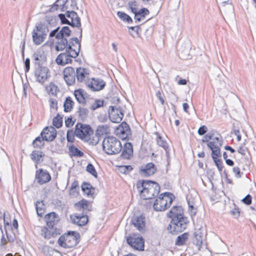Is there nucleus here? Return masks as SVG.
I'll return each instance as SVG.
<instances>
[{"label":"nucleus","instance_id":"obj_61","mask_svg":"<svg viewBox=\"0 0 256 256\" xmlns=\"http://www.w3.org/2000/svg\"><path fill=\"white\" fill-rule=\"evenodd\" d=\"M207 130V127L205 126H202L198 128V132L199 135L202 136L206 134Z\"/></svg>","mask_w":256,"mask_h":256},{"label":"nucleus","instance_id":"obj_22","mask_svg":"<svg viewBox=\"0 0 256 256\" xmlns=\"http://www.w3.org/2000/svg\"><path fill=\"white\" fill-rule=\"evenodd\" d=\"M45 218L46 224L49 228H54L59 220V218L55 212L48 214L46 216Z\"/></svg>","mask_w":256,"mask_h":256},{"label":"nucleus","instance_id":"obj_24","mask_svg":"<svg viewBox=\"0 0 256 256\" xmlns=\"http://www.w3.org/2000/svg\"><path fill=\"white\" fill-rule=\"evenodd\" d=\"M156 171V168L153 163H148L144 168L141 169L140 174L144 176L154 174Z\"/></svg>","mask_w":256,"mask_h":256},{"label":"nucleus","instance_id":"obj_21","mask_svg":"<svg viewBox=\"0 0 256 256\" xmlns=\"http://www.w3.org/2000/svg\"><path fill=\"white\" fill-rule=\"evenodd\" d=\"M72 58L70 54L66 52L60 54L57 56L56 62L59 65L64 66L72 62Z\"/></svg>","mask_w":256,"mask_h":256},{"label":"nucleus","instance_id":"obj_9","mask_svg":"<svg viewBox=\"0 0 256 256\" xmlns=\"http://www.w3.org/2000/svg\"><path fill=\"white\" fill-rule=\"evenodd\" d=\"M222 138L220 134L212 138L211 141L207 144V146L212 151V154L216 156H221L220 148L222 146Z\"/></svg>","mask_w":256,"mask_h":256},{"label":"nucleus","instance_id":"obj_33","mask_svg":"<svg viewBox=\"0 0 256 256\" xmlns=\"http://www.w3.org/2000/svg\"><path fill=\"white\" fill-rule=\"evenodd\" d=\"M74 95L78 102L81 104L85 102V96L86 92L81 90H76L74 92Z\"/></svg>","mask_w":256,"mask_h":256},{"label":"nucleus","instance_id":"obj_48","mask_svg":"<svg viewBox=\"0 0 256 256\" xmlns=\"http://www.w3.org/2000/svg\"><path fill=\"white\" fill-rule=\"evenodd\" d=\"M92 144V145H96L99 141V135L96 133L94 136V134L90 136V140H86Z\"/></svg>","mask_w":256,"mask_h":256},{"label":"nucleus","instance_id":"obj_1","mask_svg":"<svg viewBox=\"0 0 256 256\" xmlns=\"http://www.w3.org/2000/svg\"><path fill=\"white\" fill-rule=\"evenodd\" d=\"M168 216L171 218L172 221L167 228L171 233H178L184 230L188 224L187 218L184 216V210L181 206H173Z\"/></svg>","mask_w":256,"mask_h":256},{"label":"nucleus","instance_id":"obj_16","mask_svg":"<svg viewBox=\"0 0 256 256\" xmlns=\"http://www.w3.org/2000/svg\"><path fill=\"white\" fill-rule=\"evenodd\" d=\"M40 135L46 141H52L56 137V132L53 126L46 127L43 130Z\"/></svg>","mask_w":256,"mask_h":256},{"label":"nucleus","instance_id":"obj_7","mask_svg":"<svg viewBox=\"0 0 256 256\" xmlns=\"http://www.w3.org/2000/svg\"><path fill=\"white\" fill-rule=\"evenodd\" d=\"M58 16L62 24H66L72 26H80V20L77 14L74 11H68L65 14H60Z\"/></svg>","mask_w":256,"mask_h":256},{"label":"nucleus","instance_id":"obj_36","mask_svg":"<svg viewBox=\"0 0 256 256\" xmlns=\"http://www.w3.org/2000/svg\"><path fill=\"white\" fill-rule=\"evenodd\" d=\"M74 104V102L72 100L70 97L66 98L64 104V110L66 112H70L72 110Z\"/></svg>","mask_w":256,"mask_h":256},{"label":"nucleus","instance_id":"obj_17","mask_svg":"<svg viewBox=\"0 0 256 256\" xmlns=\"http://www.w3.org/2000/svg\"><path fill=\"white\" fill-rule=\"evenodd\" d=\"M59 28H58L52 30L50 34V37L56 36V38H65L68 37L70 34V30L68 26H64L60 31Z\"/></svg>","mask_w":256,"mask_h":256},{"label":"nucleus","instance_id":"obj_55","mask_svg":"<svg viewBox=\"0 0 256 256\" xmlns=\"http://www.w3.org/2000/svg\"><path fill=\"white\" fill-rule=\"evenodd\" d=\"M70 150L72 154L74 156H82L83 154L78 148L75 146H71Z\"/></svg>","mask_w":256,"mask_h":256},{"label":"nucleus","instance_id":"obj_19","mask_svg":"<svg viewBox=\"0 0 256 256\" xmlns=\"http://www.w3.org/2000/svg\"><path fill=\"white\" fill-rule=\"evenodd\" d=\"M70 218L72 223L77 224L78 226L86 225L88 220V217L86 215L74 214L70 216Z\"/></svg>","mask_w":256,"mask_h":256},{"label":"nucleus","instance_id":"obj_39","mask_svg":"<svg viewBox=\"0 0 256 256\" xmlns=\"http://www.w3.org/2000/svg\"><path fill=\"white\" fill-rule=\"evenodd\" d=\"M44 140L42 136H38L33 141L32 146L34 148H42L44 146Z\"/></svg>","mask_w":256,"mask_h":256},{"label":"nucleus","instance_id":"obj_29","mask_svg":"<svg viewBox=\"0 0 256 256\" xmlns=\"http://www.w3.org/2000/svg\"><path fill=\"white\" fill-rule=\"evenodd\" d=\"M45 256H63L60 252L48 246L42 248Z\"/></svg>","mask_w":256,"mask_h":256},{"label":"nucleus","instance_id":"obj_28","mask_svg":"<svg viewBox=\"0 0 256 256\" xmlns=\"http://www.w3.org/2000/svg\"><path fill=\"white\" fill-rule=\"evenodd\" d=\"M156 141L157 144L160 146L162 147L166 150L168 157H169L170 152L168 143L164 140V138L160 136L158 133H156Z\"/></svg>","mask_w":256,"mask_h":256},{"label":"nucleus","instance_id":"obj_63","mask_svg":"<svg viewBox=\"0 0 256 256\" xmlns=\"http://www.w3.org/2000/svg\"><path fill=\"white\" fill-rule=\"evenodd\" d=\"M240 213L239 209L238 208H235L230 211V214L236 218L240 216Z\"/></svg>","mask_w":256,"mask_h":256},{"label":"nucleus","instance_id":"obj_20","mask_svg":"<svg viewBox=\"0 0 256 256\" xmlns=\"http://www.w3.org/2000/svg\"><path fill=\"white\" fill-rule=\"evenodd\" d=\"M36 178L38 182L40 184H44L50 181L51 180V176L50 174L46 170H40L36 174Z\"/></svg>","mask_w":256,"mask_h":256},{"label":"nucleus","instance_id":"obj_43","mask_svg":"<svg viewBox=\"0 0 256 256\" xmlns=\"http://www.w3.org/2000/svg\"><path fill=\"white\" fill-rule=\"evenodd\" d=\"M117 16L118 18H120L123 21L128 22H132V19L128 15L124 12H117Z\"/></svg>","mask_w":256,"mask_h":256},{"label":"nucleus","instance_id":"obj_23","mask_svg":"<svg viewBox=\"0 0 256 256\" xmlns=\"http://www.w3.org/2000/svg\"><path fill=\"white\" fill-rule=\"evenodd\" d=\"M132 222L134 226L140 232L144 230L145 222L144 218L142 216H134L132 218Z\"/></svg>","mask_w":256,"mask_h":256},{"label":"nucleus","instance_id":"obj_53","mask_svg":"<svg viewBox=\"0 0 256 256\" xmlns=\"http://www.w3.org/2000/svg\"><path fill=\"white\" fill-rule=\"evenodd\" d=\"M103 100H95L94 102L92 104L91 108L93 110H95L103 106Z\"/></svg>","mask_w":256,"mask_h":256},{"label":"nucleus","instance_id":"obj_42","mask_svg":"<svg viewBox=\"0 0 256 256\" xmlns=\"http://www.w3.org/2000/svg\"><path fill=\"white\" fill-rule=\"evenodd\" d=\"M212 156L218 170L221 172L223 168L222 162L221 160L218 158V157H220V156H216L214 154H212Z\"/></svg>","mask_w":256,"mask_h":256},{"label":"nucleus","instance_id":"obj_37","mask_svg":"<svg viewBox=\"0 0 256 256\" xmlns=\"http://www.w3.org/2000/svg\"><path fill=\"white\" fill-rule=\"evenodd\" d=\"M4 224H5V228H6V237H7V238L8 240V241L10 242H14L15 238H16V236H15V234H14L12 232V228H8L7 227H6V226L7 225L8 226H9V224L8 222H7L6 224L4 222Z\"/></svg>","mask_w":256,"mask_h":256},{"label":"nucleus","instance_id":"obj_27","mask_svg":"<svg viewBox=\"0 0 256 256\" xmlns=\"http://www.w3.org/2000/svg\"><path fill=\"white\" fill-rule=\"evenodd\" d=\"M133 153L132 146L130 142L124 144L122 150L121 156L124 159H129L132 156Z\"/></svg>","mask_w":256,"mask_h":256},{"label":"nucleus","instance_id":"obj_58","mask_svg":"<svg viewBox=\"0 0 256 256\" xmlns=\"http://www.w3.org/2000/svg\"><path fill=\"white\" fill-rule=\"evenodd\" d=\"M214 134H212L210 133L207 134L202 140V142H207V144L210 142V140H212V138L214 137Z\"/></svg>","mask_w":256,"mask_h":256},{"label":"nucleus","instance_id":"obj_64","mask_svg":"<svg viewBox=\"0 0 256 256\" xmlns=\"http://www.w3.org/2000/svg\"><path fill=\"white\" fill-rule=\"evenodd\" d=\"M92 188V186L89 184L84 183L82 186V189L84 192H86L87 190L91 189Z\"/></svg>","mask_w":256,"mask_h":256},{"label":"nucleus","instance_id":"obj_54","mask_svg":"<svg viewBox=\"0 0 256 256\" xmlns=\"http://www.w3.org/2000/svg\"><path fill=\"white\" fill-rule=\"evenodd\" d=\"M78 112L80 118L82 119H84L86 118L88 115V110L86 108H80Z\"/></svg>","mask_w":256,"mask_h":256},{"label":"nucleus","instance_id":"obj_6","mask_svg":"<svg viewBox=\"0 0 256 256\" xmlns=\"http://www.w3.org/2000/svg\"><path fill=\"white\" fill-rule=\"evenodd\" d=\"M173 195L168 193L161 194L157 198L153 205L154 209L156 211H164L169 207L173 200Z\"/></svg>","mask_w":256,"mask_h":256},{"label":"nucleus","instance_id":"obj_8","mask_svg":"<svg viewBox=\"0 0 256 256\" xmlns=\"http://www.w3.org/2000/svg\"><path fill=\"white\" fill-rule=\"evenodd\" d=\"M92 134L93 130L89 126L80 123L76 126L74 134L76 136L85 140H88L90 136Z\"/></svg>","mask_w":256,"mask_h":256},{"label":"nucleus","instance_id":"obj_47","mask_svg":"<svg viewBox=\"0 0 256 256\" xmlns=\"http://www.w3.org/2000/svg\"><path fill=\"white\" fill-rule=\"evenodd\" d=\"M62 118L60 116H57L53 119V125L56 128H60L62 126Z\"/></svg>","mask_w":256,"mask_h":256},{"label":"nucleus","instance_id":"obj_40","mask_svg":"<svg viewBox=\"0 0 256 256\" xmlns=\"http://www.w3.org/2000/svg\"><path fill=\"white\" fill-rule=\"evenodd\" d=\"M188 238V234L187 233H184L178 237L176 242V244L179 246H183L186 244Z\"/></svg>","mask_w":256,"mask_h":256},{"label":"nucleus","instance_id":"obj_10","mask_svg":"<svg viewBox=\"0 0 256 256\" xmlns=\"http://www.w3.org/2000/svg\"><path fill=\"white\" fill-rule=\"evenodd\" d=\"M34 76L38 82L42 84L50 76V70L46 66L36 67Z\"/></svg>","mask_w":256,"mask_h":256},{"label":"nucleus","instance_id":"obj_18","mask_svg":"<svg viewBox=\"0 0 256 256\" xmlns=\"http://www.w3.org/2000/svg\"><path fill=\"white\" fill-rule=\"evenodd\" d=\"M106 82L100 78H92L90 82L87 84L88 88L93 91H99L105 86Z\"/></svg>","mask_w":256,"mask_h":256},{"label":"nucleus","instance_id":"obj_50","mask_svg":"<svg viewBox=\"0 0 256 256\" xmlns=\"http://www.w3.org/2000/svg\"><path fill=\"white\" fill-rule=\"evenodd\" d=\"M50 106L51 110H56L58 109V101L56 99L50 98L49 100Z\"/></svg>","mask_w":256,"mask_h":256},{"label":"nucleus","instance_id":"obj_2","mask_svg":"<svg viewBox=\"0 0 256 256\" xmlns=\"http://www.w3.org/2000/svg\"><path fill=\"white\" fill-rule=\"evenodd\" d=\"M136 186L140 197L144 200L152 198L157 196L160 191L158 184L152 181L144 180L138 182Z\"/></svg>","mask_w":256,"mask_h":256},{"label":"nucleus","instance_id":"obj_41","mask_svg":"<svg viewBox=\"0 0 256 256\" xmlns=\"http://www.w3.org/2000/svg\"><path fill=\"white\" fill-rule=\"evenodd\" d=\"M36 209L37 214L42 216L45 212L44 205L42 201L38 202L36 203Z\"/></svg>","mask_w":256,"mask_h":256},{"label":"nucleus","instance_id":"obj_12","mask_svg":"<svg viewBox=\"0 0 256 256\" xmlns=\"http://www.w3.org/2000/svg\"><path fill=\"white\" fill-rule=\"evenodd\" d=\"M127 242L128 244L136 250H144V240L141 236L134 234L127 238Z\"/></svg>","mask_w":256,"mask_h":256},{"label":"nucleus","instance_id":"obj_5","mask_svg":"<svg viewBox=\"0 0 256 256\" xmlns=\"http://www.w3.org/2000/svg\"><path fill=\"white\" fill-rule=\"evenodd\" d=\"M80 234L75 232H69L66 236H61L58 240V244L64 248H72L78 242Z\"/></svg>","mask_w":256,"mask_h":256},{"label":"nucleus","instance_id":"obj_34","mask_svg":"<svg viewBox=\"0 0 256 256\" xmlns=\"http://www.w3.org/2000/svg\"><path fill=\"white\" fill-rule=\"evenodd\" d=\"M46 90L50 95L56 96L60 92L58 86L52 82H50L46 87Z\"/></svg>","mask_w":256,"mask_h":256},{"label":"nucleus","instance_id":"obj_13","mask_svg":"<svg viewBox=\"0 0 256 256\" xmlns=\"http://www.w3.org/2000/svg\"><path fill=\"white\" fill-rule=\"evenodd\" d=\"M108 113L110 119L112 122H120L124 116L122 109L116 106H110Z\"/></svg>","mask_w":256,"mask_h":256},{"label":"nucleus","instance_id":"obj_46","mask_svg":"<svg viewBox=\"0 0 256 256\" xmlns=\"http://www.w3.org/2000/svg\"><path fill=\"white\" fill-rule=\"evenodd\" d=\"M86 170L88 173L93 176L95 178H97V172L92 164H88L86 166Z\"/></svg>","mask_w":256,"mask_h":256},{"label":"nucleus","instance_id":"obj_49","mask_svg":"<svg viewBox=\"0 0 256 256\" xmlns=\"http://www.w3.org/2000/svg\"><path fill=\"white\" fill-rule=\"evenodd\" d=\"M64 5V0H58L56 2L52 8L57 10L58 9H62Z\"/></svg>","mask_w":256,"mask_h":256},{"label":"nucleus","instance_id":"obj_3","mask_svg":"<svg viewBox=\"0 0 256 256\" xmlns=\"http://www.w3.org/2000/svg\"><path fill=\"white\" fill-rule=\"evenodd\" d=\"M49 32L48 24L39 22L36 24L32 32L34 43L37 46L43 42Z\"/></svg>","mask_w":256,"mask_h":256},{"label":"nucleus","instance_id":"obj_30","mask_svg":"<svg viewBox=\"0 0 256 256\" xmlns=\"http://www.w3.org/2000/svg\"><path fill=\"white\" fill-rule=\"evenodd\" d=\"M221 8L222 10L226 16L233 15L234 8L233 6L230 3L224 1L222 3Z\"/></svg>","mask_w":256,"mask_h":256},{"label":"nucleus","instance_id":"obj_59","mask_svg":"<svg viewBox=\"0 0 256 256\" xmlns=\"http://www.w3.org/2000/svg\"><path fill=\"white\" fill-rule=\"evenodd\" d=\"M242 202L247 205L250 204L252 202V196L248 194L242 200Z\"/></svg>","mask_w":256,"mask_h":256},{"label":"nucleus","instance_id":"obj_31","mask_svg":"<svg viewBox=\"0 0 256 256\" xmlns=\"http://www.w3.org/2000/svg\"><path fill=\"white\" fill-rule=\"evenodd\" d=\"M149 14L148 10L145 8H143L139 10L138 12L134 14V20L136 22H140L142 20H144L145 16Z\"/></svg>","mask_w":256,"mask_h":256},{"label":"nucleus","instance_id":"obj_32","mask_svg":"<svg viewBox=\"0 0 256 256\" xmlns=\"http://www.w3.org/2000/svg\"><path fill=\"white\" fill-rule=\"evenodd\" d=\"M87 74H88V73L86 72V69L82 68H77L76 76L78 81L80 82H83Z\"/></svg>","mask_w":256,"mask_h":256},{"label":"nucleus","instance_id":"obj_51","mask_svg":"<svg viewBox=\"0 0 256 256\" xmlns=\"http://www.w3.org/2000/svg\"><path fill=\"white\" fill-rule=\"evenodd\" d=\"M128 7L131 12L134 14L138 12L139 10L137 8V4L136 2H130L128 3Z\"/></svg>","mask_w":256,"mask_h":256},{"label":"nucleus","instance_id":"obj_38","mask_svg":"<svg viewBox=\"0 0 256 256\" xmlns=\"http://www.w3.org/2000/svg\"><path fill=\"white\" fill-rule=\"evenodd\" d=\"M110 132V127L106 124L98 126L96 130V134L99 136L106 134H109Z\"/></svg>","mask_w":256,"mask_h":256},{"label":"nucleus","instance_id":"obj_4","mask_svg":"<svg viewBox=\"0 0 256 256\" xmlns=\"http://www.w3.org/2000/svg\"><path fill=\"white\" fill-rule=\"evenodd\" d=\"M102 147L104 150L108 154H116L122 150L120 142L113 136L105 138L103 140Z\"/></svg>","mask_w":256,"mask_h":256},{"label":"nucleus","instance_id":"obj_60","mask_svg":"<svg viewBox=\"0 0 256 256\" xmlns=\"http://www.w3.org/2000/svg\"><path fill=\"white\" fill-rule=\"evenodd\" d=\"M132 170V168L130 166H120V171L124 174H126L128 171Z\"/></svg>","mask_w":256,"mask_h":256},{"label":"nucleus","instance_id":"obj_26","mask_svg":"<svg viewBox=\"0 0 256 256\" xmlns=\"http://www.w3.org/2000/svg\"><path fill=\"white\" fill-rule=\"evenodd\" d=\"M34 64L36 67L43 66L42 65L46 62V58L44 54L40 52L35 53L33 55Z\"/></svg>","mask_w":256,"mask_h":256},{"label":"nucleus","instance_id":"obj_35","mask_svg":"<svg viewBox=\"0 0 256 256\" xmlns=\"http://www.w3.org/2000/svg\"><path fill=\"white\" fill-rule=\"evenodd\" d=\"M44 154L40 151L34 150L30 154L32 160L36 163H38L42 161V157Z\"/></svg>","mask_w":256,"mask_h":256},{"label":"nucleus","instance_id":"obj_15","mask_svg":"<svg viewBox=\"0 0 256 256\" xmlns=\"http://www.w3.org/2000/svg\"><path fill=\"white\" fill-rule=\"evenodd\" d=\"M64 79L68 86L73 84L76 80V73L74 68L68 67L64 70Z\"/></svg>","mask_w":256,"mask_h":256},{"label":"nucleus","instance_id":"obj_56","mask_svg":"<svg viewBox=\"0 0 256 256\" xmlns=\"http://www.w3.org/2000/svg\"><path fill=\"white\" fill-rule=\"evenodd\" d=\"M74 132L72 130H68L67 132V140L69 142H72L74 140Z\"/></svg>","mask_w":256,"mask_h":256},{"label":"nucleus","instance_id":"obj_44","mask_svg":"<svg viewBox=\"0 0 256 256\" xmlns=\"http://www.w3.org/2000/svg\"><path fill=\"white\" fill-rule=\"evenodd\" d=\"M49 228L44 227L41 230V235L45 238L48 239L51 238L52 232L49 230Z\"/></svg>","mask_w":256,"mask_h":256},{"label":"nucleus","instance_id":"obj_45","mask_svg":"<svg viewBox=\"0 0 256 256\" xmlns=\"http://www.w3.org/2000/svg\"><path fill=\"white\" fill-rule=\"evenodd\" d=\"M76 206L78 207V208L80 210L82 209L84 210H89L88 202L86 200H82L80 201L78 204H76Z\"/></svg>","mask_w":256,"mask_h":256},{"label":"nucleus","instance_id":"obj_25","mask_svg":"<svg viewBox=\"0 0 256 256\" xmlns=\"http://www.w3.org/2000/svg\"><path fill=\"white\" fill-rule=\"evenodd\" d=\"M57 41L56 44V51H62L66 49L68 46V42L66 38H56Z\"/></svg>","mask_w":256,"mask_h":256},{"label":"nucleus","instance_id":"obj_62","mask_svg":"<svg viewBox=\"0 0 256 256\" xmlns=\"http://www.w3.org/2000/svg\"><path fill=\"white\" fill-rule=\"evenodd\" d=\"M189 208L188 211L191 216H195L196 214V209L194 208L192 205H190L188 202Z\"/></svg>","mask_w":256,"mask_h":256},{"label":"nucleus","instance_id":"obj_14","mask_svg":"<svg viewBox=\"0 0 256 256\" xmlns=\"http://www.w3.org/2000/svg\"><path fill=\"white\" fill-rule=\"evenodd\" d=\"M116 134L122 140L126 139L130 135L129 126L125 122H122L116 128Z\"/></svg>","mask_w":256,"mask_h":256},{"label":"nucleus","instance_id":"obj_11","mask_svg":"<svg viewBox=\"0 0 256 256\" xmlns=\"http://www.w3.org/2000/svg\"><path fill=\"white\" fill-rule=\"evenodd\" d=\"M80 44L77 38H72L68 42L66 52L74 58L77 57L80 53Z\"/></svg>","mask_w":256,"mask_h":256},{"label":"nucleus","instance_id":"obj_57","mask_svg":"<svg viewBox=\"0 0 256 256\" xmlns=\"http://www.w3.org/2000/svg\"><path fill=\"white\" fill-rule=\"evenodd\" d=\"M232 172L234 174L235 176L238 178H240L242 174V172H240V168L237 166L234 167Z\"/></svg>","mask_w":256,"mask_h":256},{"label":"nucleus","instance_id":"obj_52","mask_svg":"<svg viewBox=\"0 0 256 256\" xmlns=\"http://www.w3.org/2000/svg\"><path fill=\"white\" fill-rule=\"evenodd\" d=\"M202 236L200 234L196 233L195 234V239L194 240L196 245L198 246H200L202 244Z\"/></svg>","mask_w":256,"mask_h":256}]
</instances>
